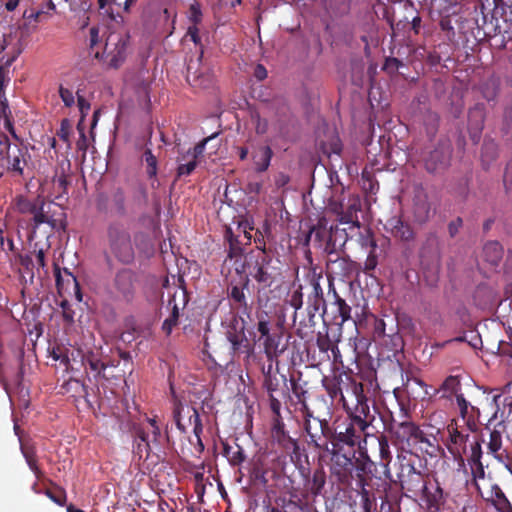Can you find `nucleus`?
<instances>
[{
    "label": "nucleus",
    "instance_id": "obj_1",
    "mask_svg": "<svg viewBox=\"0 0 512 512\" xmlns=\"http://www.w3.org/2000/svg\"><path fill=\"white\" fill-rule=\"evenodd\" d=\"M346 392L355 398V407L345 411L347 420L343 427L333 428L332 466L329 467L330 477L340 482H347L349 469L357 451L366 448L365 431L371 425L374 416L370 412L364 384L354 378H348Z\"/></svg>",
    "mask_w": 512,
    "mask_h": 512
},
{
    "label": "nucleus",
    "instance_id": "obj_2",
    "mask_svg": "<svg viewBox=\"0 0 512 512\" xmlns=\"http://www.w3.org/2000/svg\"><path fill=\"white\" fill-rule=\"evenodd\" d=\"M260 249V252L256 254L251 252L250 254V258L246 263L247 276L256 282L258 294H266L268 291H271L274 285L280 282L282 269L279 259L274 258L271 252L267 251L264 243Z\"/></svg>",
    "mask_w": 512,
    "mask_h": 512
},
{
    "label": "nucleus",
    "instance_id": "obj_3",
    "mask_svg": "<svg viewBox=\"0 0 512 512\" xmlns=\"http://www.w3.org/2000/svg\"><path fill=\"white\" fill-rule=\"evenodd\" d=\"M304 430L308 436V445L319 452V460L332 466L333 428L326 419L315 418L314 423H305Z\"/></svg>",
    "mask_w": 512,
    "mask_h": 512
},
{
    "label": "nucleus",
    "instance_id": "obj_4",
    "mask_svg": "<svg viewBox=\"0 0 512 512\" xmlns=\"http://www.w3.org/2000/svg\"><path fill=\"white\" fill-rule=\"evenodd\" d=\"M106 239L111 254L121 263L130 264L135 251L129 230L119 221H112L106 228Z\"/></svg>",
    "mask_w": 512,
    "mask_h": 512
},
{
    "label": "nucleus",
    "instance_id": "obj_5",
    "mask_svg": "<svg viewBox=\"0 0 512 512\" xmlns=\"http://www.w3.org/2000/svg\"><path fill=\"white\" fill-rule=\"evenodd\" d=\"M322 279V273H317L315 269H313L306 275L307 284L304 285V289L307 290V316L306 319L300 322V325L310 328L314 327L316 325V314L319 313L321 309H323V312L326 311L324 291L320 283Z\"/></svg>",
    "mask_w": 512,
    "mask_h": 512
},
{
    "label": "nucleus",
    "instance_id": "obj_6",
    "mask_svg": "<svg viewBox=\"0 0 512 512\" xmlns=\"http://www.w3.org/2000/svg\"><path fill=\"white\" fill-rule=\"evenodd\" d=\"M6 145V169L12 177L24 178L29 177V163L31 154L28 148L22 143H10L6 135H0V144Z\"/></svg>",
    "mask_w": 512,
    "mask_h": 512
},
{
    "label": "nucleus",
    "instance_id": "obj_7",
    "mask_svg": "<svg viewBox=\"0 0 512 512\" xmlns=\"http://www.w3.org/2000/svg\"><path fill=\"white\" fill-rule=\"evenodd\" d=\"M397 478L406 496L408 493L418 496L422 490L426 489V475L415 467L411 459H406L405 456L400 459Z\"/></svg>",
    "mask_w": 512,
    "mask_h": 512
},
{
    "label": "nucleus",
    "instance_id": "obj_8",
    "mask_svg": "<svg viewBox=\"0 0 512 512\" xmlns=\"http://www.w3.org/2000/svg\"><path fill=\"white\" fill-rule=\"evenodd\" d=\"M126 193L122 187H114L109 192L96 195L95 206L104 215L124 217L127 215Z\"/></svg>",
    "mask_w": 512,
    "mask_h": 512
},
{
    "label": "nucleus",
    "instance_id": "obj_9",
    "mask_svg": "<svg viewBox=\"0 0 512 512\" xmlns=\"http://www.w3.org/2000/svg\"><path fill=\"white\" fill-rule=\"evenodd\" d=\"M359 457L355 456L353 464L349 469L350 476L347 482H340L336 477H332L339 485L349 486L353 479H355L356 487H371V478L368 474L372 473V467H375V462L368 454L367 448L358 451Z\"/></svg>",
    "mask_w": 512,
    "mask_h": 512
},
{
    "label": "nucleus",
    "instance_id": "obj_10",
    "mask_svg": "<svg viewBox=\"0 0 512 512\" xmlns=\"http://www.w3.org/2000/svg\"><path fill=\"white\" fill-rule=\"evenodd\" d=\"M138 274L130 268L118 270L112 283V292L117 300L131 303L138 286Z\"/></svg>",
    "mask_w": 512,
    "mask_h": 512
},
{
    "label": "nucleus",
    "instance_id": "obj_11",
    "mask_svg": "<svg viewBox=\"0 0 512 512\" xmlns=\"http://www.w3.org/2000/svg\"><path fill=\"white\" fill-rule=\"evenodd\" d=\"M246 321L238 314H234L227 327L226 337L231 344L234 354L247 353L251 351V345L245 334Z\"/></svg>",
    "mask_w": 512,
    "mask_h": 512
},
{
    "label": "nucleus",
    "instance_id": "obj_12",
    "mask_svg": "<svg viewBox=\"0 0 512 512\" xmlns=\"http://www.w3.org/2000/svg\"><path fill=\"white\" fill-rule=\"evenodd\" d=\"M452 147L445 141L439 142L424 158V168L430 174H441L449 166L452 157Z\"/></svg>",
    "mask_w": 512,
    "mask_h": 512
},
{
    "label": "nucleus",
    "instance_id": "obj_13",
    "mask_svg": "<svg viewBox=\"0 0 512 512\" xmlns=\"http://www.w3.org/2000/svg\"><path fill=\"white\" fill-rule=\"evenodd\" d=\"M351 378L347 376L346 379ZM346 380L343 382L341 376H334L332 378H324L323 379V387L325 388L329 397L334 400H338L341 403L343 409L345 411L353 409L355 407V398L351 395V393L346 392Z\"/></svg>",
    "mask_w": 512,
    "mask_h": 512
},
{
    "label": "nucleus",
    "instance_id": "obj_14",
    "mask_svg": "<svg viewBox=\"0 0 512 512\" xmlns=\"http://www.w3.org/2000/svg\"><path fill=\"white\" fill-rule=\"evenodd\" d=\"M478 496L488 505L493 506L498 512H512V505L505 493L497 483H491L487 490H482L477 485Z\"/></svg>",
    "mask_w": 512,
    "mask_h": 512
},
{
    "label": "nucleus",
    "instance_id": "obj_15",
    "mask_svg": "<svg viewBox=\"0 0 512 512\" xmlns=\"http://www.w3.org/2000/svg\"><path fill=\"white\" fill-rule=\"evenodd\" d=\"M54 274L57 291L61 297H64L65 294L73 293L79 302L82 301L80 284L67 268H64L62 271L60 267L55 265Z\"/></svg>",
    "mask_w": 512,
    "mask_h": 512
},
{
    "label": "nucleus",
    "instance_id": "obj_16",
    "mask_svg": "<svg viewBox=\"0 0 512 512\" xmlns=\"http://www.w3.org/2000/svg\"><path fill=\"white\" fill-rule=\"evenodd\" d=\"M447 432L449 434L447 443L448 451L455 459H462L463 454L466 453V445L470 436L469 433L460 430L455 421H452L447 426Z\"/></svg>",
    "mask_w": 512,
    "mask_h": 512
},
{
    "label": "nucleus",
    "instance_id": "obj_17",
    "mask_svg": "<svg viewBox=\"0 0 512 512\" xmlns=\"http://www.w3.org/2000/svg\"><path fill=\"white\" fill-rule=\"evenodd\" d=\"M300 474L305 478V489L313 497L323 495V491L327 481V475L322 466L314 469L310 476V470L304 466L299 467Z\"/></svg>",
    "mask_w": 512,
    "mask_h": 512
},
{
    "label": "nucleus",
    "instance_id": "obj_18",
    "mask_svg": "<svg viewBox=\"0 0 512 512\" xmlns=\"http://www.w3.org/2000/svg\"><path fill=\"white\" fill-rule=\"evenodd\" d=\"M272 435L277 443L287 452H291V457H300V446L298 441L292 438L285 430V424L282 419H273Z\"/></svg>",
    "mask_w": 512,
    "mask_h": 512
},
{
    "label": "nucleus",
    "instance_id": "obj_19",
    "mask_svg": "<svg viewBox=\"0 0 512 512\" xmlns=\"http://www.w3.org/2000/svg\"><path fill=\"white\" fill-rule=\"evenodd\" d=\"M249 281L248 276H246L242 285L231 284L227 289L231 308L237 309L246 315H249L252 309V305L248 303V298L245 294Z\"/></svg>",
    "mask_w": 512,
    "mask_h": 512
},
{
    "label": "nucleus",
    "instance_id": "obj_20",
    "mask_svg": "<svg viewBox=\"0 0 512 512\" xmlns=\"http://www.w3.org/2000/svg\"><path fill=\"white\" fill-rule=\"evenodd\" d=\"M133 435V454L139 460H147L151 452L148 432L140 424H134L132 427Z\"/></svg>",
    "mask_w": 512,
    "mask_h": 512
},
{
    "label": "nucleus",
    "instance_id": "obj_21",
    "mask_svg": "<svg viewBox=\"0 0 512 512\" xmlns=\"http://www.w3.org/2000/svg\"><path fill=\"white\" fill-rule=\"evenodd\" d=\"M456 402L460 410V415L470 432H475L478 429V419L480 411L477 407L472 406L464 397L463 394H456Z\"/></svg>",
    "mask_w": 512,
    "mask_h": 512
},
{
    "label": "nucleus",
    "instance_id": "obj_22",
    "mask_svg": "<svg viewBox=\"0 0 512 512\" xmlns=\"http://www.w3.org/2000/svg\"><path fill=\"white\" fill-rule=\"evenodd\" d=\"M378 449H379V465L382 467L384 485H387V481H393V476L390 468L392 462V452L390 449L389 440L386 435L381 434L377 437Z\"/></svg>",
    "mask_w": 512,
    "mask_h": 512
},
{
    "label": "nucleus",
    "instance_id": "obj_23",
    "mask_svg": "<svg viewBox=\"0 0 512 512\" xmlns=\"http://www.w3.org/2000/svg\"><path fill=\"white\" fill-rule=\"evenodd\" d=\"M420 494L423 496L429 509L438 511L446 502L447 494L444 493L438 480H435L434 485L430 484V486L426 482V489L422 490Z\"/></svg>",
    "mask_w": 512,
    "mask_h": 512
},
{
    "label": "nucleus",
    "instance_id": "obj_24",
    "mask_svg": "<svg viewBox=\"0 0 512 512\" xmlns=\"http://www.w3.org/2000/svg\"><path fill=\"white\" fill-rule=\"evenodd\" d=\"M326 268L328 277L332 275L337 277H349L354 270V262L348 258L336 255V257H330L327 259Z\"/></svg>",
    "mask_w": 512,
    "mask_h": 512
},
{
    "label": "nucleus",
    "instance_id": "obj_25",
    "mask_svg": "<svg viewBox=\"0 0 512 512\" xmlns=\"http://www.w3.org/2000/svg\"><path fill=\"white\" fill-rule=\"evenodd\" d=\"M362 209V204L359 196H350L345 204L344 213L339 218L340 223L352 224L353 227L360 228L361 223L358 218V213Z\"/></svg>",
    "mask_w": 512,
    "mask_h": 512
},
{
    "label": "nucleus",
    "instance_id": "obj_26",
    "mask_svg": "<svg viewBox=\"0 0 512 512\" xmlns=\"http://www.w3.org/2000/svg\"><path fill=\"white\" fill-rule=\"evenodd\" d=\"M431 215V205L426 195L417 196L413 204V216L416 222L422 224L428 221Z\"/></svg>",
    "mask_w": 512,
    "mask_h": 512
},
{
    "label": "nucleus",
    "instance_id": "obj_27",
    "mask_svg": "<svg viewBox=\"0 0 512 512\" xmlns=\"http://www.w3.org/2000/svg\"><path fill=\"white\" fill-rule=\"evenodd\" d=\"M273 154V150L269 145L259 147L258 151L252 156L255 170L259 173L267 171Z\"/></svg>",
    "mask_w": 512,
    "mask_h": 512
},
{
    "label": "nucleus",
    "instance_id": "obj_28",
    "mask_svg": "<svg viewBox=\"0 0 512 512\" xmlns=\"http://www.w3.org/2000/svg\"><path fill=\"white\" fill-rule=\"evenodd\" d=\"M187 413L189 414V424L193 425V433H194V436L196 437V441H197L196 449L198 452L201 453L204 451V444L201 439V435L203 433V424L200 419L199 412L196 408L191 407V408H187Z\"/></svg>",
    "mask_w": 512,
    "mask_h": 512
},
{
    "label": "nucleus",
    "instance_id": "obj_29",
    "mask_svg": "<svg viewBox=\"0 0 512 512\" xmlns=\"http://www.w3.org/2000/svg\"><path fill=\"white\" fill-rule=\"evenodd\" d=\"M280 338L281 336L271 332L268 336H263L260 343L263 346L264 353L268 360H273V358L277 357L278 354L282 352L278 350Z\"/></svg>",
    "mask_w": 512,
    "mask_h": 512
},
{
    "label": "nucleus",
    "instance_id": "obj_30",
    "mask_svg": "<svg viewBox=\"0 0 512 512\" xmlns=\"http://www.w3.org/2000/svg\"><path fill=\"white\" fill-rule=\"evenodd\" d=\"M483 256L487 262L497 265L503 256V248L497 241L487 242L483 247Z\"/></svg>",
    "mask_w": 512,
    "mask_h": 512
},
{
    "label": "nucleus",
    "instance_id": "obj_31",
    "mask_svg": "<svg viewBox=\"0 0 512 512\" xmlns=\"http://www.w3.org/2000/svg\"><path fill=\"white\" fill-rule=\"evenodd\" d=\"M82 364L85 367L94 372L97 376H100L106 369L107 365L100 359L98 353L93 351H87L82 355Z\"/></svg>",
    "mask_w": 512,
    "mask_h": 512
},
{
    "label": "nucleus",
    "instance_id": "obj_32",
    "mask_svg": "<svg viewBox=\"0 0 512 512\" xmlns=\"http://www.w3.org/2000/svg\"><path fill=\"white\" fill-rule=\"evenodd\" d=\"M223 455L228 459L230 465L232 466H239L246 459L244 450L239 445L232 447L229 444H223Z\"/></svg>",
    "mask_w": 512,
    "mask_h": 512
},
{
    "label": "nucleus",
    "instance_id": "obj_33",
    "mask_svg": "<svg viewBox=\"0 0 512 512\" xmlns=\"http://www.w3.org/2000/svg\"><path fill=\"white\" fill-rule=\"evenodd\" d=\"M392 234L395 238L402 241H412L415 233L412 227L401 219H397L394 226L392 227Z\"/></svg>",
    "mask_w": 512,
    "mask_h": 512
},
{
    "label": "nucleus",
    "instance_id": "obj_34",
    "mask_svg": "<svg viewBox=\"0 0 512 512\" xmlns=\"http://www.w3.org/2000/svg\"><path fill=\"white\" fill-rule=\"evenodd\" d=\"M439 115L431 110H427L423 115V125L425 132L430 139H433L439 128Z\"/></svg>",
    "mask_w": 512,
    "mask_h": 512
},
{
    "label": "nucleus",
    "instance_id": "obj_35",
    "mask_svg": "<svg viewBox=\"0 0 512 512\" xmlns=\"http://www.w3.org/2000/svg\"><path fill=\"white\" fill-rule=\"evenodd\" d=\"M363 245H370L372 250L370 251L369 255L367 256V259L365 261L364 271L365 273H370L373 271L377 266V256L374 253V250L376 248V242L372 237V233L370 229H367V235L363 238Z\"/></svg>",
    "mask_w": 512,
    "mask_h": 512
},
{
    "label": "nucleus",
    "instance_id": "obj_36",
    "mask_svg": "<svg viewBox=\"0 0 512 512\" xmlns=\"http://www.w3.org/2000/svg\"><path fill=\"white\" fill-rule=\"evenodd\" d=\"M295 289L288 295L287 303L294 308V315L293 320H296L297 312L302 308L303 306V297H304V285L294 284Z\"/></svg>",
    "mask_w": 512,
    "mask_h": 512
},
{
    "label": "nucleus",
    "instance_id": "obj_37",
    "mask_svg": "<svg viewBox=\"0 0 512 512\" xmlns=\"http://www.w3.org/2000/svg\"><path fill=\"white\" fill-rule=\"evenodd\" d=\"M325 9L333 16L346 14L350 9V0H325Z\"/></svg>",
    "mask_w": 512,
    "mask_h": 512
},
{
    "label": "nucleus",
    "instance_id": "obj_38",
    "mask_svg": "<svg viewBox=\"0 0 512 512\" xmlns=\"http://www.w3.org/2000/svg\"><path fill=\"white\" fill-rule=\"evenodd\" d=\"M148 203L147 188L144 184L138 183L134 186L132 193V207L143 208Z\"/></svg>",
    "mask_w": 512,
    "mask_h": 512
},
{
    "label": "nucleus",
    "instance_id": "obj_39",
    "mask_svg": "<svg viewBox=\"0 0 512 512\" xmlns=\"http://www.w3.org/2000/svg\"><path fill=\"white\" fill-rule=\"evenodd\" d=\"M468 125L470 129L480 132L484 126V112L483 109L475 106L469 110Z\"/></svg>",
    "mask_w": 512,
    "mask_h": 512
},
{
    "label": "nucleus",
    "instance_id": "obj_40",
    "mask_svg": "<svg viewBox=\"0 0 512 512\" xmlns=\"http://www.w3.org/2000/svg\"><path fill=\"white\" fill-rule=\"evenodd\" d=\"M256 318V329L260 334L256 341L261 342L263 336H268V334L271 332V321L268 313L265 311L258 312Z\"/></svg>",
    "mask_w": 512,
    "mask_h": 512
},
{
    "label": "nucleus",
    "instance_id": "obj_41",
    "mask_svg": "<svg viewBox=\"0 0 512 512\" xmlns=\"http://www.w3.org/2000/svg\"><path fill=\"white\" fill-rule=\"evenodd\" d=\"M331 304L336 308L334 318H340L339 324H343L351 319L352 309L343 298L331 301Z\"/></svg>",
    "mask_w": 512,
    "mask_h": 512
},
{
    "label": "nucleus",
    "instance_id": "obj_42",
    "mask_svg": "<svg viewBox=\"0 0 512 512\" xmlns=\"http://www.w3.org/2000/svg\"><path fill=\"white\" fill-rule=\"evenodd\" d=\"M169 305H172V311L170 316L165 319L162 324V330L167 334H171L173 328L178 324L179 319V308L175 303V297L169 300Z\"/></svg>",
    "mask_w": 512,
    "mask_h": 512
},
{
    "label": "nucleus",
    "instance_id": "obj_43",
    "mask_svg": "<svg viewBox=\"0 0 512 512\" xmlns=\"http://www.w3.org/2000/svg\"><path fill=\"white\" fill-rule=\"evenodd\" d=\"M15 262L21 266L25 273L30 274L31 279L35 275L36 264L29 254L19 253L14 257Z\"/></svg>",
    "mask_w": 512,
    "mask_h": 512
},
{
    "label": "nucleus",
    "instance_id": "obj_44",
    "mask_svg": "<svg viewBox=\"0 0 512 512\" xmlns=\"http://www.w3.org/2000/svg\"><path fill=\"white\" fill-rule=\"evenodd\" d=\"M272 365L268 366L267 371H264L263 388L268 392V396L274 395L279 389V380L275 375L271 374Z\"/></svg>",
    "mask_w": 512,
    "mask_h": 512
},
{
    "label": "nucleus",
    "instance_id": "obj_45",
    "mask_svg": "<svg viewBox=\"0 0 512 512\" xmlns=\"http://www.w3.org/2000/svg\"><path fill=\"white\" fill-rule=\"evenodd\" d=\"M372 489V486L357 488L359 495L361 497V505L363 508V512H372L373 501L375 499Z\"/></svg>",
    "mask_w": 512,
    "mask_h": 512
},
{
    "label": "nucleus",
    "instance_id": "obj_46",
    "mask_svg": "<svg viewBox=\"0 0 512 512\" xmlns=\"http://www.w3.org/2000/svg\"><path fill=\"white\" fill-rule=\"evenodd\" d=\"M499 84L494 78L487 80L481 87V93L487 101H493L498 94Z\"/></svg>",
    "mask_w": 512,
    "mask_h": 512
},
{
    "label": "nucleus",
    "instance_id": "obj_47",
    "mask_svg": "<svg viewBox=\"0 0 512 512\" xmlns=\"http://www.w3.org/2000/svg\"><path fill=\"white\" fill-rule=\"evenodd\" d=\"M460 387V381L457 376H448L441 384L440 391H443V397H449L451 394H457Z\"/></svg>",
    "mask_w": 512,
    "mask_h": 512
},
{
    "label": "nucleus",
    "instance_id": "obj_48",
    "mask_svg": "<svg viewBox=\"0 0 512 512\" xmlns=\"http://www.w3.org/2000/svg\"><path fill=\"white\" fill-rule=\"evenodd\" d=\"M291 391L297 402L307 399L308 391L305 388L306 382L301 383L300 379H296L293 376L290 377Z\"/></svg>",
    "mask_w": 512,
    "mask_h": 512
},
{
    "label": "nucleus",
    "instance_id": "obj_49",
    "mask_svg": "<svg viewBox=\"0 0 512 512\" xmlns=\"http://www.w3.org/2000/svg\"><path fill=\"white\" fill-rule=\"evenodd\" d=\"M468 464H469L470 469H471L472 485L477 490V485H480L479 484V480L484 479L485 476H486L485 468L483 466L482 461L472 462V463H468Z\"/></svg>",
    "mask_w": 512,
    "mask_h": 512
},
{
    "label": "nucleus",
    "instance_id": "obj_50",
    "mask_svg": "<svg viewBox=\"0 0 512 512\" xmlns=\"http://www.w3.org/2000/svg\"><path fill=\"white\" fill-rule=\"evenodd\" d=\"M251 121L254 124L255 132L257 135H264L268 132L269 123L268 120L262 118L257 111L251 112Z\"/></svg>",
    "mask_w": 512,
    "mask_h": 512
},
{
    "label": "nucleus",
    "instance_id": "obj_51",
    "mask_svg": "<svg viewBox=\"0 0 512 512\" xmlns=\"http://www.w3.org/2000/svg\"><path fill=\"white\" fill-rule=\"evenodd\" d=\"M143 161L147 165V175L152 178L157 174V159L150 148H146L143 153Z\"/></svg>",
    "mask_w": 512,
    "mask_h": 512
},
{
    "label": "nucleus",
    "instance_id": "obj_52",
    "mask_svg": "<svg viewBox=\"0 0 512 512\" xmlns=\"http://www.w3.org/2000/svg\"><path fill=\"white\" fill-rule=\"evenodd\" d=\"M0 105H1V111H0V118H4V125H5V128L11 133V135L18 140V137L15 133V130H14V127H13V123L10 119V110H9V107H8V104L5 101H0Z\"/></svg>",
    "mask_w": 512,
    "mask_h": 512
},
{
    "label": "nucleus",
    "instance_id": "obj_53",
    "mask_svg": "<svg viewBox=\"0 0 512 512\" xmlns=\"http://www.w3.org/2000/svg\"><path fill=\"white\" fill-rule=\"evenodd\" d=\"M184 411V406L183 404L180 402V401H175L174 402V406H173V420L176 424V427L177 429L181 432V433H186L187 432V427L185 424L182 423V418H181V414L182 412Z\"/></svg>",
    "mask_w": 512,
    "mask_h": 512
},
{
    "label": "nucleus",
    "instance_id": "obj_54",
    "mask_svg": "<svg viewBox=\"0 0 512 512\" xmlns=\"http://www.w3.org/2000/svg\"><path fill=\"white\" fill-rule=\"evenodd\" d=\"M227 239L229 242L228 257L232 259L241 256L243 253V249L230 230L227 231Z\"/></svg>",
    "mask_w": 512,
    "mask_h": 512
},
{
    "label": "nucleus",
    "instance_id": "obj_55",
    "mask_svg": "<svg viewBox=\"0 0 512 512\" xmlns=\"http://www.w3.org/2000/svg\"><path fill=\"white\" fill-rule=\"evenodd\" d=\"M0 247L2 251L6 253H11L13 257L20 253V249L15 245L13 239L9 237H4L2 231H0Z\"/></svg>",
    "mask_w": 512,
    "mask_h": 512
},
{
    "label": "nucleus",
    "instance_id": "obj_56",
    "mask_svg": "<svg viewBox=\"0 0 512 512\" xmlns=\"http://www.w3.org/2000/svg\"><path fill=\"white\" fill-rule=\"evenodd\" d=\"M316 344H317L319 351L321 353H323L329 359L328 352L331 350L332 346L334 345V343L330 339L329 335L328 334L323 335V334L319 333L317 335Z\"/></svg>",
    "mask_w": 512,
    "mask_h": 512
},
{
    "label": "nucleus",
    "instance_id": "obj_57",
    "mask_svg": "<svg viewBox=\"0 0 512 512\" xmlns=\"http://www.w3.org/2000/svg\"><path fill=\"white\" fill-rule=\"evenodd\" d=\"M16 208L21 213H29L32 214L35 212V208L38 206L36 203L31 202L25 197H18L16 199Z\"/></svg>",
    "mask_w": 512,
    "mask_h": 512
},
{
    "label": "nucleus",
    "instance_id": "obj_58",
    "mask_svg": "<svg viewBox=\"0 0 512 512\" xmlns=\"http://www.w3.org/2000/svg\"><path fill=\"white\" fill-rule=\"evenodd\" d=\"M399 428L401 430L402 436L406 438L407 442H410L413 440L417 430L419 429V426L413 422H402L399 425Z\"/></svg>",
    "mask_w": 512,
    "mask_h": 512
},
{
    "label": "nucleus",
    "instance_id": "obj_59",
    "mask_svg": "<svg viewBox=\"0 0 512 512\" xmlns=\"http://www.w3.org/2000/svg\"><path fill=\"white\" fill-rule=\"evenodd\" d=\"M502 447V436L497 430L490 432L488 449L491 453L496 454Z\"/></svg>",
    "mask_w": 512,
    "mask_h": 512
},
{
    "label": "nucleus",
    "instance_id": "obj_60",
    "mask_svg": "<svg viewBox=\"0 0 512 512\" xmlns=\"http://www.w3.org/2000/svg\"><path fill=\"white\" fill-rule=\"evenodd\" d=\"M338 233V228L337 226H331L330 227V231H329V238L326 242V245H325V252L327 253L328 255V258L330 257H333L336 255H339L337 252H336V244H335V241L333 239V237Z\"/></svg>",
    "mask_w": 512,
    "mask_h": 512
},
{
    "label": "nucleus",
    "instance_id": "obj_61",
    "mask_svg": "<svg viewBox=\"0 0 512 512\" xmlns=\"http://www.w3.org/2000/svg\"><path fill=\"white\" fill-rule=\"evenodd\" d=\"M202 11L201 6L198 2L192 3L189 7V21L192 25L198 26L202 22Z\"/></svg>",
    "mask_w": 512,
    "mask_h": 512
},
{
    "label": "nucleus",
    "instance_id": "obj_62",
    "mask_svg": "<svg viewBox=\"0 0 512 512\" xmlns=\"http://www.w3.org/2000/svg\"><path fill=\"white\" fill-rule=\"evenodd\" d=\"M47 224H49L52 229L57 231L65 230L67 226L65 213L61 212L60 217L58 218H55L54 216H48Z\"/></svg>",
    "mask_w": 512,
    "mask_h": 512
},
{
    "label": "nucleus",
    "instance_id": "obj_63",
    "mask_svg": "<svg viewBox=\"0 0 512 512\" xmlns=\"http://www.w3.org/2000/svg\"><path fill=\"white\" fill-rule=\"evenodd\" d=\"M59 95L66 107H71L74 105L75 98H74L73 92L70 89L65 88L62 85H60Z\"/></svg>",
    "mask_w": 512,
    "mask_h": 512
},
{
    "label": "nucleus",
    "instance_id": "obj_64",
    "mask_svg": "<svg viewBox=\"0 0 512 512\" xmlns=\"http://www.w3.org/2000/svg\"><path fill=\"white\" fill-rule=\"evenodd\" d=\"M503 183L507 192L512 189V161L508 162L505 167Z\"/></svg>",
    "mask_w": 512,
    "mask_h": 512
}]
</instances>
